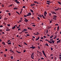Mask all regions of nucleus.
<instances>
[{
    "label": "nucleus",
    "instance_id": "f3484780",
    "mask_svg": "<svg viewBox=\"0 0 61 61\" xmlns=\"http://www.w3.org/2000/svg\"><path fill=\"white\" fill-rule=\"evenodd\" d=\"M38 39H39V36L37 39H36V41H37Z\"/></svg>",
    "mask_w": 61,
    "mask_h": 61
},
{
    "label": "nucleus",
    "instance_id": "b1692460",
    "mask_svg": "<svg viewBox=\"0 0 61 61\" xmlns=\"http://www.w3.org/2000/svg\"><path fill=\"white\" fill-rule=\"evenodd\" d=\"M31 18V19H33L34 20L35 19V17L34 16H33Z\"/></svg>",
    "mask_w": 61,
    "mask_h": 61
},
{
    "label": "nucleus",
    "instance_id": "338daca9",
    "mask_svg": "<svg viewBox=\"0 0 61 61\" xmlns=\"http://www.w3.org/2000/svg\"><path fill=\"white\" fill-rule=\"evenodd\" d=\"M46 34H48V30H47L46 31Z\"/></svg>",
    "mask_w": 61,
    "mask_h": 61
},
{
    "label": "nucleus",
    "instance_id": "a19ab883",
    "mask_svg": "<svg viewBox=\"0 0 61 61\" xmlns=\"http://www.w3.org/2000/svg\"><path fill=\"white\" fill-rule=\"evenodd\" d=\"M23 16L24 17H26L27 16V15H26H26H25Z\"/></svg>",
    "mask_w": 61,
    "mask_h": 61
},
{
    "label": "nucleus",
    "instance_id": "9d476101",
    "mask_svg": "<svg viewBox=\"0 0 61 61\" xmlns=\"http://www.w3.org/2000/svg\"><path fill=\"white\" fill-rule=\"evenodd\" d=\"M61 41V40H59V41H57V43H61V41Z\"/></svg>",
    "mask_w": 61,
    "mask_h": 61
},
{
    "label": "nucleus",
    "instance_id": "8fccbe9b",
    "mask_svg": "<svg viewBox=\"0 0 61 61\" xmlns=\"http://www.w3.org/2000/svg\"><path fill=\"white\" fill-rule=\"evenodd\" d=\"M37 18L39 20H40V18L38 17H37Z\"/></svg>",
    "mask_w": 61,
    "mask_h": 61
},
{
    "label": "nucleus",
    "instance_id": "5fc2aeb1",
    "mask_svg": "<svg viewBox=\"0 0 61 61\" xmlns=\"http://www.w3.org/2000/svg\"><path fill=\"white\" fill-rule=\"evenodd\" d=\"M23 32V31H22L21 32H20V33H19V34H22V33Z\"/></svg>",
    "mask_w": 61,
    "mask_h": 61
},
{
    "label": "nucleus",
    "instance_id": "de8ad7c7",
    "mask_svg": "<svg viewBox=\"0 0 61 61\" xmlns=\"http://www.w3.org/2000/svg\"><path fill=\"white\" fill-rule=\"evenodd\" d=\"M57 31H56V32L55 33V34H57Z\"/></svg>",
    "mask_w": 61,
    "mask_h": 61
},
{
    "label": "nucleus",
    "instance_id": "a211bd4d",
    "mask_svg": "<svg viewBox=\"0 0 61 61\" xmlns=\"http://www.w3.org/2000/svg\"><path fill=\"white\" fill-rule=\"evenodd\" d=\"M34 3H35L36 4H37L38 5V2H37L36 1H34Z\"/></svg>",
    "mask_w": 61,
    "mask_h": 61
},
{
    "label": "nucleus",
    "instance_id": "4c0bfd02",
    "mask_svg": "<svg viewBox=\"0 0 61 61\" xmlns=\"http://www.w3.org/2000/svg\"><path fill=\"white\" fill-rule=\"evenodd\" d=\"M11 52H12V53H15V52H14V51H12Z\"/></svg>",
    "mask_w": 61,
    "mask_h": 61
},
{
    "label": "nucleus",
    "instance_id": "473e14b6",
    "mask_svg": "<svg viewBox=\"0 0 61 61\" xmlns=\"http://www.w3.org/2000/svg\"><path fill=\"white\" fill-rule=\"evenodd\" d=\"M25 52H26V50H24L23 51V52H24V53H25Z\"/></svg>",
    "mask_w": 61,
    "mask_h": 61
},
{
    "label": "nucleus",
    "instance_id": "3c124183",
    "mask_svg": "<svg viewBox=\"0 0 61 61\" xmlns=\"http://www.w3.org/2000/svg\"><path fill=\"white\" fill-rule=\"evenodd\" d=\"M24 44H25V45H27V44L25 42H24Z\"/></svg>",
    "mask_w": 61,
    "mask_h": 61
},
{
    "label": "nucleus",
    "instance_id": "864d4df0",
    "mask_svg": "<svg viewBox=\"0 0 61 61\" xmlns=\"http://www.w3.org/2000/svg\"><path fill=\"white\" fill-rule=\"evenodd\" d=\"M23 8H25V6H24L23 7Z\"/></svg>",
    "mask_w": 61,
    "mask_h": 61
},
{
    "label": "nucleus",
    "instance_id": "603ef678",
    "mask_svg": "<svg viewBox=\"0 0 61 61\" xmlns=\"http://www.w3.org/2000/svg\"><path fill=\"white\" fill-rule=\"evenodd\" d=\"M21 30V29L19 28L18 29V31H19V30Z\"/></svg>",
    "mask_w": 61,
    "mask_h": 61
},
{
    "label": "nucleus",
    "instance_id": "13d9d810",
    "mask_svg": "<svg viewBox=\"0 0 61 61\" xmlns=\"http://www.w3.org/2000/svg\"><path fill=\"white\" fill-rule=\"evenodd\" d=\"M40 41L41 42V41H42V42H43V41L42 40H40Z\"/></svg>",
    "mask_w": 61,
    "mask_h": 61
},
{
    "label": "nucleus",
    "instance_id": "bb28decb",
    "mask_svg": "<svg viewBox=\"0 0 61 61\" xmlns=\"http://www.w3.org/2000/svg\"><path fill=\"white\" fill-rule=\"evenodd\" d=\"M10 40H8V41H7V43H9V42H10Z\"/></svg>",
    "mask_w": 61,
    "mask_h": 61
},
{
    "label": "nucleus",
    "instance_id": "bf43d9fd",
    "mask_svg": "<svg viewBox=\"0 0 61 61\" xmlns=\"http://www.w3.org/2000/svg\"><path fill=\"white\" fill-rule=\"evenodd\" d=\"M45 40L46 41H48V42L49 41H48V40H47V39H46Z\"/></svg>",
    "mask_w": 61,
    "mask_h": 61
},
{
    "label": "nucleus",
    "instance_id": "09e8293b",
    "mask_svg": "<svg viewBox=\"0 0 61 61\" xmlns=\"http://www.w3.org/2000/svg\"><path fill=\"white\" fill-rule=\"evenodd\" d=\"M46 45L47 46H48V44H47V43H46Z\"/></svg>",
    "mask_w": 61,
    "mask_h": 61
},
{
    "label": "nucleus",
    "instance_id": "5701e85b",
    "mask_svg": "<svg viewBox=\"0 0 61 61\" xmlns=\"http://www.w3.org/2000/svg\"><path fill=\"white\" fill-rule=\"evenodd\" d=\"M6 28H7V29L8 30V31H10V29H8V28L7 27Z\"/></svg>",
    "mask_w": 61,
    "mask_h": 61
},
{
    "label": "nucleus",
    "instance_id": "f704fd0d",
    "mask_svg": "<svg viewBox=\"0 0 61 61\" xmlns=\"http://www.w3.org/2000/svg\"><path fill=\"white\" fill-rule=\"evenodd\" d=\"M39 33L38 32H37L36 33V35H39Z\"/></svg>",
    "mask_w": 61,
    "mask_h": 61
},
{
    "label": "nucleus",
    "instance_id": "7ed1b4c3",
    "mask_svg": "<svg viewBox=\"0 0 61 61\" xmlns=\"http://www.w3.org/2000/svg\"><path fill=\"white\" fill-rule=\"evenodd\" d=\"M47 12H46L45 11L44 13V15L45 17H46V15H47Z\"/></svg>",
    "mask_w": 61,
    "mask_h": 61
},
{
    "label": "nucleus",
    "instance_id": "2eb2a0df",
    "mask_svg": "<svg viewBox=\"0 0 61 61\" xmlns=\"http://www.w3.org/2000/svg\"><path fill=\"white\" fill-rule=\"evenodd\" d=\"M16 27H15V26H13L12 28V29H15Z\"/></svg>",
    "mask_w": 61,
    "mask_h": 61
},
{
    "label": "nucleus",
    "instance_id": "9b49d317",
    "mask_svg": "<svg viewBox=\"0 0 61 61\" xmlns=\"http://www.w3.org/2000/svg\"><path fill=\"white\" fill-rule=\"evenodd\" d=\"M2 44H3V45H5V43L4 42H2Z\"/></svg>",
    "mask_w": 61,
    "mask_h": 61
},
{
    "label": "nucleus",
    "instance_id": "e433bc0d",
    "mask_svg": "<svg viewBox=\"0 0 61 61\" xmlns=\"http://www.w3.org/2000/svg\"><path fill=\"white\" fill-rule=\"evenodd\" d=\"M8 14L10 16L11 15V13H8Z\"/></svg>",
    "mask_w": 61,
    "mask_h": 61
},
{
    "label": "nucleus",
    "instance_id": "58836bf2",
    "mask_svg": "<svg viewBox=\"0 0 61 61\" xmlns=\"http://www.w3.org/2000/svg\"><path fill=\"white\" fill-rule=\"evenodd\" d=\"M34 6V5L32 4H31L30 5L31 6Z\"/></svg>",
    "mask_w": 61,
    "mask_h": 61
},
{
    "label": "nucleus",
    "instance_id": "1a4fd4ad",
    "mask_svg": "<svg viewBox=\"0 0 61 61\" xmlns=\"http://www.w3.org/2000/svg\"><path fill=\"white\" fill-rule=\"evenodd\" d=\"M42 53H43V54L44 56H45V55H46V54H45V52H44V51H42Z\"/></svg>",
    "mask_w": 61,
    "mask_h": 61
},
{
    "label": "nucleus",
    "instance_id": "6e6d98bb",
    "mask_svg": "<svg viewBox=\"0 0 61 61\" xmlns=\"http://www.w3.org/2000/svg\"><path fill=\"white\" fill-rule=\"evenodd\" d=\"M55 11H57V10H59V9H55Z\"/></svg>",
    "mask_w": 61,
    "mask_h": 61
},
{
    "label": "nucleus",
    "instance_id": "c756f323",
    "mask_svg": "<svg viewBox=\"0 0 61 61\" xmlns=\"http://www.w3.org/2000/svg\"><path fill=\"white\" fill-rule=\"evenodd\" d=\"M8 45H10V44H11V42L8 43Z\"/></svg>",
    "mask_w": 61,
    "mask_h": 61
},
{
    "label": "nucleus",
    "instance_id": "79ce46f5",
    "mask_svg": "<svg viewBox=\"0 0 61 61\" xmlns=\"http://www.w3.org/2000/svg\"><path fill=\"white\" fill-rule=\"evenodd\" d=\"M44 38H43V37H41V39H43Z\"/></svg>",
    "mask_w": 61,
    "mask_h": 61
},
{
    "label": "nucleus",
    "instance_id": "2f4dec72",
    "mask_svg": "<svg viewBox=\"0 0 61 61\" xmlns=\"http://www.w3.org/2000/svg\"><path fill=\"white\" fill-rule=\"evenodd\" d=\"M11 59H13V56H11Z\"/></svg>",
    "mask_w": 61,
    "mask_h": 61
},
{
    "label": "nucleus",
    "instance_id": "cd10ccee",
    "mask_svg": "<svg viewBox=\"0 0 61 61\" xmlns=\"http://www.w3.org/2000/svg\"><path fill=\"white\" fill-rule=\"evenodd\" d=\"M41 60H44V58H43V57H41Z\"/></svg>",
    "mask_w": 61,
    "mask_h": 61
},
{
    "label": "nucleus",
    "instance_id": "f257e3e1",
    "mask_svg": "<svg viewBox=\"0 0 61 61\" xmlns=\"http://www.w3.org/2000/svg\"><path fill=\"white\" fill-rule=\"evenodd\" d=\"M34 53L33 52L32 53L31 55V58L32 59H34Z\"/></svg>",
    "mask_w": 61,
    "mask_h": 61
},
{
    "label": "nucleus",
    "instance_id": "393cba45",
    "mask_svg": "<svg viewBox=\"0 0 61 61\" xmlns=\"http://www.w3.org/2000/svg\"><path fill=\"white\" fill-rule=\"evenodd\" d=\"M53 36L52 35V36H51L50 37V38H52L53 37Z\"/></svg>",
    "mask_w": 61,
    "mask_h": 61
},
{
    "label": "nucleus",
    "instance_id": "0eeeda50",
    "mask_svg": "<svg viewBox=\"0 0 61 61\" xmlns=\"http://www.w3.org/2000/svg\"><path fill=\"white\" fill-rule=\"evenodd\" d=\"M24 30H22V32H25V31H27V30H26V29H23Z\"/></svg>",
    "mask_w": 61,
    "mask_h": 61
},
{
    "label": "nucleus",
    "instance_id": "f8f14e48",
    "mask_svg": "<svg viewBox=\"0 0 61 61\" xmlns=\"http://www.w3.org/2000/svg\"><path fill=\"white\" fill-rule=\"evenodd\" d=\"M48 15H49V16H52V14L50 13H49L48 14Z\"/></svg>",
    "mask_w": 61,
    "mask_h": 61
},
{
    "label": "nucleus",
    "instance_id": "4468645a",
    "mask_svg": "<svg viewBox=\"0 0 61 61\" xmlns=\"http://www.w3.org/2000/svg\"><path fill=\"white\" fill-rule=\"evenodd\" d=\"M28 29H30V30H32V29L30 27H28Z\"/></svg>",
    "mask_w": 61,
    "mask_h": 61
},
{
    "label": "nucleus",
    "instance_id": "4d7b16f0",
    "mask_svg": "<svg viewBox=\"0 0 61 61\" xmlns=\"http://www.w3.org/2000/svg\"><path fill=\"white\" fill-rule=\"evenodd\" d=\"M3 27V26L2 25L0 26V27Z\"/></svg>",
    "mask_w": 61,
    "mask_h": 61
},
{
    "label": "nucleus",
    "instance_id": "dca6fc26",
    "mask_svg": "<svg viewBox=\"0 0 61 61\" xmlns=\"http://www.w3.org/2000/svg\"><path fill=\"white\" fill-rule=\"evenodd\" d=\"M51 42L53 43V44H54V42H55V41L52 40L51 41Z\"/></svg>",
    "mask_w": 61,
    "mask_h": 61
},
{
    "label": "nucleus",
    "instance_id": "aec40b11",
    "mask_svg": "<svg viewBox=\"0 0 61 61\" xmlns=\"http://www.w3.org/2000/svg\"><path fill=\"white\" fill-rule=\"evenodd\" d=\"M58 4H59L60 5H61V3L59 1H58Z\"/></svg>",
    "mask_w": 61,
    "mask_h": 61
},
{
    "label": "nucleus",
    "instance_id": "39448f33",
    "mask_svg": "<svg viewBox=\"0 0 61 61\" xmlns=\"http://www.w3.org/2000/svg\"><path fill=\"white\" fill-rule=\"evenodd\" d=\"M25 20L24 21L25 22H27L28 21L27 20V19L26 18H24Z\"/></svg>",
    "mask_w": 61,
    "mask_h": 61
},
{
    "label": "nucleus",
    "instance_id": "6e6552de",
    "mask_svg": "<svg viewBox=\"0 0 61 61\" xmlns=\"http://www.w3.org/2000/svg\"><path fill=\"white\" fill-rule=\"evenodd\" d=\"M53 17H54V18H57V16L56 15H53Z\"/></svg>",
    "mask_w": 61,
    "mask_h": 61
},
{
    "label": "nucleus",
    "instance_id": "ddd939ff",
    "mask_svg": "<svg viewBox=\"0 0 61 61\" xmlns=\"http://www.w3.org/2000/svg\"><path fill=\"white\" fill-rule=\"evenodd\" d=\"M16 51L17 53H18V54H20V53H21V52H20L19 51Z\"/></svg>",
    "mask_w": 61,
    "mask_h": 61
},
{
    "label": "nucleus",
    "instance_id": "7c9ffc66",
    "mask_svg": "<svg viewBox=\"0 0 61 61\" xmlns=\"http://www.w3.org/2000/svg\"><path fill=\"white\" fill-rule=\"evenodd\" d=\"M48 42H49V43H51V44H52V42H51V41H49Z\"/></svg>",
    "mask_w": 61,
    "mask_h": 61
},
{
    "label": "nucleus",
    "instance_id": "72a5a7b5",
    "mask_svg": "<svg viewBox=\"0 0 61 61\" xmlns=\"http://www.w3.org/2000/svg\"><path fill=\"white\" fill-rule=\"evenodd\" d=\"M32 49H35V48H36V47L34 46H33L32 47Z\"/></svg>",
    "mask_w": 61,
    "mask_h": 61
},
{
    "label": "nucleus",
    "instance_id": "a18cd8bd",
    "mask_svg": "<svg viewBox=\"0 0 61 61\" xmlns=\"http://www.w3.org/2000/svg\"><path fill=\"white\" fill-rule=\"evenodd\" d=\"M53 19H54V20H56V18H53Z\"/></svg>",
    "mask_w": 61,
    "mask_h": 61
},
{
    "label": "nucleus",
    "instance_id": "412c9836",
    "mask_svg": "<svg viewBox=\"0 0 61 61\" xmlns=\"http://www.w3.org/2000/svg\"><path fill=\"white\" fill-rule=\"evenodd\" d=\"M42 15L43 18H44V19H45V18H46L45 17H44V16L43 15Z\"/></svg>",
    "mask_w": 61,
    "mask_h": 61
},
{
    "label": "nucleus",
    "instance_id": "774afa93",
    "mask_svg": "<svg viewBox=\"0 0 61 61\" xmlns=\"http://www.w3.org/2000/svg\"><path fill=\"white\" fill-rule=\"evenodd\" d=\"M57 9H59V10H60V9L59 8H58H58H57Z\"/></svg>",
    "mask_w": 61,
    "mask_h": 61
},
{
    "label": "nucleus",
    "instance_id": "c03bdc74",
    "mask_svg": "<svg viewBox=\"0 0 61 61\" xmlns=\"http://www.w3.org/2000/svg\"><path fill=\"white\" fill-rule=\"evenodd\" d=\"M26 36H30V35L29 34H27Z\"/></svg>",
    "mask_w": 61,
    "mask_h": 61
},
{
    "label": "nucleus",
    "instance_id": "f03ea898",
    "mask_svg": "<svg viewBox=\"0 0 61 61\" xmlns=\"http://www.w3.org/2000/svg\"><path fill=\"white\" fill-rule=\"evenodd\" d=\"M31 15V13L30 12H29L27 14V16H29V15Z\"/></svg>",
    "mask_w": 61,
    "mask_h": 61
},
{
    "label": "nucleus",
    "instance_id": "a878e982",
    "mask_svg": "<svg viewBox=\"0 0 61 61\" xmlns=\"http://www.w3.org/2000/svg\"><path fill=\"white\" fill-rule=\"evenodd\" d=\"M46 2L47 3H50V2H51L50 1L48 0H47Z\"/></svg>",
    "mask_w": 61,
    "mask_h": 61
},
{
    "label": "nucleus",
    "instance_id": "4be33fe9",
    "mask_svg": "<svg viewBox=\"0 0 61 61\" xmlns=\"http://www.w3.org/2000/svg\"><path fill=\"white\" fill-rule=\"evenodd\" d=\"M30 11H31L32 13H33V12H34V11L33 10H30Z\"/></svg>",
    "mask_w": 61,
    "mask_h": 61
},
{
    "label": "nucleus",
    "instance_id": "6ab92c4d",
    "mask_svg": "<svg viewBox=\"0 0 61 61\" xmlns=\"http://www.w3.org/2000/svg\"><path fill=\"white\" fill-rule=\"evenodd\" d=\"M38 16H39V17H40V18H41V17H42V16L40 15H38Z\"/></svg>",
    "mask_w": 61,
    "mask_h": 61
},
{
    "label": "nucleus",
    "instance_id": "680f3d73",
    "mask_svg": "<svg viewBox=\"0 0 61 61\" xmlns=\"http://www.w3.org/2000/svg\"><path fill=\"white\" fill-rule=\"evenodd\" d=\"M57 29H59V26H58L57 27Z\"/></svg>",
    "mask_w": 61,
    "mask_h": 61
},
{
    "label": "nucleus",
    "instance_id": "c85d7f7f",
    "mask_svg": "<svg viewBox=\"0 0 61 61\" xmlns=\"http://www.w3.org/2000/svg\"><path fill=\"white\" fill-rule=\"evenodd\" d=\"M4 57H6V55L5 54H4Z\"/></svg>",
    "mask_w": 61,
    "mask_h": 61
},
{
    "label": "nucleus",
    "instance_id": "e2e57ef3",
    "mask_svg": "<svg viewBox=\"0 0 61 61\" xmlns=\"http://www.w3.org/2000/svg\"><path fill=\"white\" fill-rule=\"evenodd\" d=\"M32 26H36V25H32Z\"/></svg>",
    "mask_w": 61,
    "mask_h": 61
},
{
    "label": "nucleus",
    "instance_id": "20e7f679",
    "mask_svg": "<svg viewBox=\"0 0 61 61\" xmlns=\"http://www.w3.org/2000/svg\"><path fill=\"white\" fill-rule=\"evenodd\" d=\"M14 1L16 2V3L17 4H20V2H19V1H18V0H14Z\"/></svg>",
    "mask_w": 61,
    "mask_h": 61
},
{
    "label": "nucleus",
    "instance_id": "0e129e2a",
    "mask_svg": "<svg viewBox=\"0 0 61 61\" xmlns=\"http://www.w3.org/2000/svg\"><path fill=\"white\" fill-rule=\"evenodd\" d=\"M6 11L7 12H9V11L8 10H6Z\"/></svg>",
    "mask_w": 61,
    "mask_h": 61
},
{
    "label": "nucleus",
    "instance_id": "ea45409f",
    "mask_svg": "<svg viewBox=\"0 0 61 61\" xmlns=\"http://www.w3.org/2000/svg\"><path fill=\"white\" fill-rule=\"evenodd\" d=\"M5 51H7L8 50L7 49H5Z\"/></svg>",
    "mask_w": 61,
    "mask_h": 61
},
{
    "label": "nucleus",
    "instance_id": "49530a36",
    "mask_svg": "<svg viewBox=\"0 0 61 61\" xmlns=\"http://www.w3.org/2000/svg\"><path fill=\"white\" fill-rule=\"evenodd\" d=\"M41 25H44V23H42Z\"/></svg>",
    "mask_w": 61,
    "mask_h": 61
},
{
    "label": "nucleus",
    "instance_id": "052dcab7",
    "mask_svg": "<svg viewBox=\"0 0 61 61\" xmlns=\"http://www.w3.org/2000/svg\"><path fill=\"white\" fill-rule=\"evenodd\" d=\"M46 4H48V5H50V3H46Z\"/></svg>",
    "mask_w": 61,
    "mask_h": 61
},
{
    "label": "nucleus",
    "instance_id": "69168bd1",
    "mask_svg": "<svg viewBox=\"0 0 61 61\" xmlns=\"http://www.w3.org/2000/svg\"><path fill=\"white\" fill-rule=\"evenodd\" d=\"M59 58H60V60H61V56L60 57H59Z\"/></svg>",
    "mask_w": 61,
    "mask_h": 61
},
{
    "label": "nucleus",
    "instance_id": "37998d69",
    "mask_svg": "<svg viewBox=\"0 0 61 61\" xmlns=\"http://www.w3.org/2000/svg\"><path fill=\"white\" fill-rule=\"evenodd\" d=\"M7 25L8 26H10V24H8Z\"/></svg>",
    "mask_w": 61,
    "mask_h": 61
},
{
    "label": "nucleus",
    "instance_id": "c9c22d12",
    "mask_svg": "<svg viewBox=\"0 0 61 61\" xmlns=\"http://www.w3.org/2000/svg\"><path fill=\"white\" fill-rule=\"evenodd\" d=\"M55 25L56 26V25H58V24H55Z\"/></svg>",
    "mask_w": 61,
    "mask_h": 61
},
{
    "label": "nucleus",
    "instance_id": "423d86ee",
    "mask_svg": "<svg viewBox=\"0 0 61 61\" xmlns=\"http://www.w3.org/2000/svg\"><path fill=\"white\" fill-rule=\"evenodd\" d=\"M51 13L52 14H55V15H56V13L55 12L51 11Z\"/></svg>",
    "mask_w": 61,
    "mask_h": 61
}]
</instances>
